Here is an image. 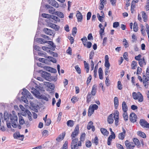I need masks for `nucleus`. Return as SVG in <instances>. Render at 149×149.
<instances>
[{"mask_svg": "<svg viewBox=\"0 0 149 149\" xmlns=\"http://www.w3.org/2000/svg\"><path fill=\"white\" fill-rule=\"evenodd\" d=\"M22 94L23 95L21 97L22 100L26 104H28V101L27 100L26 97L31 99H33V98L32 95L26 88H24L23 89V92H22Z\"/></svg>", "mask_w": 149, "mask_h": 149, "instance_id": "nucleus-1", "label": "nucleus"}, {"mask_svg": "<svg viewBox=\"0 0 149 149\" xmlns=\"http://www.w3.org/2000/svg\"><path fill=\"white\" fill-rule=\"evenodd\" d=\"M72 140L71 144V148L72 149H78V147L81 146V141H78V138H76Z\"/></svg>", "mask_w": 149, "mask_h": 149, "instance_id": "nucleus-2", "label": "nucleus"}, {"mask_svg": "<svg viewBox=\"0 0 149 149\" xmlns=\"http://www.w3.org/2000/svg\"><path fill=\"white\" fill-rule=\"evenodd\" d=\"M132 96L134 99L137 100L139 102H142L143 100V96L139 92L137 93L133 92L132 94Z\"/></svg>", "mask_w": 149, "mask_h": 149, "instance_id": "nucleus-3", "label": "nucleus"}, {"mask_svg": "<svg viewBox=\"0 0 149 149\" xmlns=\"http://www.w3.org/2000/svg\"><path fill=\"white\" fill-rule=\"evenodd\" d=\"M146 76L144 74L143 76V83L146 87L148 85V81H149V67H147L146 72Z\"/></svg>", "mask_w": 149, "mask_h": 149, "instance_id": "nucleus-4", "label": "nucleus"}, {"mask_svg": "<svg viewBox=\"0 0 149 149\" xmlns=\"http://www.w3.org/2000/svg\"><path fill=\"white\" fill-rule=\"evenodd\" d=\"M11 124L13 128H16L17 127V115L13 114L10 116Z\"/></svg>", "mask_w": 149, "mask_h": 149, "instance_id": "nucleus-5", "label": "nucleus"}, {"mask_svg": "<svg viewBox=\"0 0 149 149\" xmlns=\"http://www.w3.org/2000/svg\"><path fill=\"white\" fill-rule=\"evenodd\" d=\"M81 40L82 41V43L86 47L88 48H90L92 46V43L90 41L86 42L87 40V38L86 37L84 36L81 39Z\"/></svg>", "mask_w": 149, "mask_h": 149, "instance_id": "nucleus-6", "label": "nucleus"}, {"mask_svg": "<svg viewBox=\"0 0 149 149\" xmlns=\"http://www.w3.org/2000/svg\"><path fill=\"white\" fill-rule=\"evenodd\" d=\"M39 40L41 42V43H47L50 46V49L54 50L56 46L54 45V43L52 41H45V40L42 38H40Z\"/></svg>", "mask_w": 149, "mask_h": 149, "instance_id": "nucleus-7", "label": "nucleus"}, {"mask_svg": "<svg viewBox=\"0 0 149 149\" xmlns=\"http://www.w3.org/2000/svg\"><path fill=\"white\" fill-rule=\"evenodd\" d=\"M125 144L127 149H134L135 145L133 142L127 140L125 142Z\"/></svg>", "mask_w": 149, "mask_h": 149, "instance_id": "nucleus-8", "label": "nucleus"}, {"mask_svg": "<svg viewBox=\"0 0 149 149\" xmlns=\"http://www.w3.org/2000/svg\"><path fill=\"white\" fill-rule=\"evenodd\" d=\"M79 127L77 125L74 130V131L72 132L71 135V139H74L77 136L79 133Z\"/></svg>", "mask_w": 149, "mask_h": 149, "instance_id": "nucleus-9", "label": "nucleus"}, {"mask_svg": "<svg viewBox=\"0 0 149 149\" xmlns=\"http://www.w3.org/2000/svg\"><path fill=\"white\" fill-rule=\"evenodd\" d=\"M114 115L113 117L115 120V123L116 126H117L118 125L119 119V112L118 110H116L113 114Z\"/></svg>", "mask_w": 149, "mask_h": 149, "instance_id": "nucleus-10", "label": "nucleus"}, {"mask_svg": "<svg viewBox=\"0 0 149 149\" xmlns=\"http://www.w3.org/2000/svg\"><path fill=\"white\" fill-rule=\"evenodd\" d=\"M139 123L143 127L149 128V123L146 120L143 119L141 120L139 122Z\"/></svg>", "mask_w": 149, "mask_h": 149, "instance_id": "nucleus-11", "label": "nucleus"}, {"mask_svg": "<svg viewBox=\"0 0 149 149\" xmlns=\"http://www.w3.org/2000/svg\"><path fill=\"white\" fill-rule=\"evenodd\" d=\"M137 118V116L134 113H131L130 115V120L132 123H134L136 121Z\"/></svg>", "mask_w": 149, "mask_h": 149, "instance_id": "nucleus-12", "label": "nucleus"}, {"mask_svg": "<svg viewBox=\"0 0 149 149\" xmlns=\"http://www.w3.org/2000/svg\"><path fill=\"white\" fill-rule=\"evenodd\" d=\"M123 132L120 133L118 135V137L119 139L123 140L126 135V131L125 129L122 127Z\"/></svg>", "mask_w": 149, "mask_h": 149, "instance_id": "nucleus-13", "label": "nucleus"}, {"mask_svg": "<svg viewBox=\"0 0 149 149\" xmlns=\"http://www.w3.org/2000/svg\"><path fill=\"white\" fill-rule=\"evenodd\" d=\"M107 26V23L106 22H105L104 23V27H102V25L101 23L99 25V27L100 28V30L99 31V33L100 35V37H102V35L103 33L104 32V30L105 27H106Z\"/></svg>", "mask_w": 149, "mask_h": 149, "instance_id": "nucleus-14", "label": "nucleus"}, {"mask_svg": "<svg viewBox=\"0 0 149 149\" xmlns=\"http://www.w3.org/2000/svg\"><path fill=\"white\" fill-rule=\"evenodd\" d=\"M13 137L15 139H19V140L23 141L24 138L23 135H21L19 132H16L13 134Z\"/></svg>", "mask_w": 149, "mask_h": 149, "instance_id": "nucleus-15", "label": "nucleus"}, {"mask_svg": "<svg viewBox=\"0 0 149 149\" xmlns=\"http://www.w3.org/2000/svg\"><path fill=\"white\" fill-rule=\"evenodd\" d=\"M116 137V135L115 133H112L111 135L109 136L107 140V144L109 146L111 143V141L113 139H114Z\"/></svg>", "mask_w": 149, "mask_h": 149, "instance_id": "nucleus-16", "label": "nucleus"}, {"mask_svg": "<svg viewBox=\"0 0 149 149\" xmlns=\"http://www.w3.org/2000/svg\"><path fill=\"white\" fill-rule=\"evenodd\" d=\"M42 76L46 80L50 81V74L48 72H44L42 73Z\"/></svg>", "mask_w": 149, "mask_h": 149, "instance_id": "nucleus-17", "label": "nucleus"}, {"mask_svg": "<svg viewBox=\"0 0 149 149\" xmlns=\"http://www.w3.org/2000/svg\"><path fill=\"white\" fill-rule=\"evenodd\" d=\"M132 140L133 143L134 144L135 147L136 146L137 148H139L141 147V144L139 141L136 138H134Z\"/></svg>", "mask_w": 149, "mask_h": 149, "instance_id": "nucleus-18", "label": "nucleus"}, {"mask_svg": "<svg viewBox=\"0 0 149 149\" xmlns=\"http://www.w3.org/2000/svg\"><path fill=\"white\" fill-rule=\"evenodd\" d=\"M94 96V95H93L91 94L90 92H89L86 96V103H89L93 99Z\"/></svg>", "mask_w": 149, "mask_h": 149, "instance_id": "nucleus-19", "label": "nucleus"}, {"mask_svg": "<svg viewBox=\"0 0 149 149\" xmlns=\"http://www.w3.org/2000/svg\"><path fill=\"white\" fill-rule=\"evenodd\" d=\"M93 123L92 121H90L88 124L87 126V129L88 130H90L91 128L92 130L94 132L95 131V127L93 125Z\"/></svg>", "mask_w": 149, "mask_h": 149, "instance_id": "nucleus-20", "label": "nucleus"}, {"mask_svg": "<svg viewBox=\"0 0 149 149\" xmlns=\"http://www.w3.org/2000/svg\"><path fill=\"white\" fill-rule=\"evenodd\" d=\"M76 16L78 22H81L82 20L83 16L79 10L77 11Z\"/></svg>", "mask_w": 149, "mask_h": 149, "instance_id": "nucleus-21", "label": "nucleus"}, {"mask_svg": "<svg viewBox=\"0 0 149 149\" xmlns=\"http://www.w3.org/2000/svg\"><path fill=\"white\" fill-rule=\"evenodd\" d=\"M43 31L46 34L49 36H52L53 34V31L48 28H44Z\"/></svg>", "mask_w": 149, "mask_h": 149, "instance_id": "nucleus-22", "label": "nucleus"}, {"mask_svg": "<svg viewBox=\"0 0 149 149\" xmlns=\"http://www.w3.org/2000/svg\"><path fill=\"white\" fill-rule=\"evenodd\" d=\"M97 86L95 84L92 87L91 92L90 93L93 95H95L97 93Z\"/></svg>", "mask_w": 149, "mask_h": 149, "instance_id": "nucleus-23", "label": "nucleus"}, {"mask_svg": "<svg viewBox=\"0 0 149 149\" xmlns=\"http://www.w3.org/2000/svg\"><path fill=\"white\" fill-rule=\"evenodd\" d=\"M65 132H63L61 134H60L56 139V140L57 141L59 142L63 140L65 136Z\"/></svg>", "mask_w": 149, "mask_h": 149, "instance_id": "nucleus-24", "label": "nucleus"}, {"mask_svg": "<svg viewBox=\"0 0 149 149\" xmlns=\"http://www.w3.org/2000/svg\"><path fill=\"white\" fill-rule=\"evenodd\" d=\"M107 121L108 123L110 124H112L114 121L112 114H110L108 117Z\"/></svg>", "mask_w": 149, "mask_h": 149, "instance_id": "nucleus-25", "label": "nucleus"}, {"mask_svg": "<svg viewBox=\"0 0 149 149\" xmlns=\"http://www.w3.org/2000/svg\"><path fill=\"white\" fill-rule=\"evenodd\" d=\"M49 3L52 6L56 8H58L59 7V5L58 3L54 0H50Z\"/></svg>", "mask_w": 149, "mask_h": 149, "instance_id": "nucleus-26", "label": "nucleus"}, {"mask_svg": "<svg viewBox=\"0 0 149 149\" xmlns=\"http://www.w3.org/2000/svg\"><path fill=\"white\" fill-rule=\"evenodd\" d=\"M139 64L141 67H143L144 65H146V62L145 61L144 57H143L139 61Z\"/></svg>", "mask_w": 149, "mask_h": 149, "instance_id": "nucleus-27", "label": "nucleus"}, {"mask_svg": "<svg viewBox=\"0 0 149 149\" xmlns=\"http://www.w3.org/2000/svg\"><path fill=\"white\" fill-rule=\"evenodd\" d=\"M102 134L104 136H107L109 134V132L105 128H101L100 129Z\"/></svg>", "mask_w": 149, "mask_h": 149, "instance_id": "nucleus-28", "label": "nucleus"}, {"mask_svg": "<svg viewBox=\"0 0 149 149\" xmlns=\"http://www.w3.org/2000/svg\"><path fill=\"white\" fill-rule=\"evenodd\" d=\"M114 107L115 109H117L119 105V100L118 97H115L114 98Z\"/></svg>", "mask_w": 149, "mask_h": 149, "instance_id": "nucleus-29", "label": "nucleus"}, {"mask_svg": "<svg viewBox=\"0 0 149 149\" xmlns=\"http://www.w3.org/2000/svg\"><path fill=\"white\" fill-rule=\"evenodd\" d=\"M122 108L123 112H127L128 108L126 102L123 101L122 104Z\"/></svg>", "mask_w": 149, "mask_h": 149, "instance_id": "nucleus-30", "label": "nucleus"}, {"mask_svg": "<svg viewBox=\"0 0 149 149\" xmlns=\"http://www.w3.org/2000/svg\"><path fill=\"white\" fill-rule=\"evenodd\" d=\"M137 65V62L135 61H133L131 64V68L133 70L135 69L136 68Z\"/></svg>", "mask_w": 149, "mask_h": 149, "instance_id": "nucleus-31", "label": "nucleus"}, {"mask_svg": "<svg viewBox=\"0 0 149 149\" xmlns=\"http://www.w3.org/2000/svg\"><path fill=\"white\" fill-rule=\"evenodd\" d=\"M84 69L86 70V73L88 72L89 70V67L88 64L86 61H84Z\"/></svg>", "mask_w": 149, "mask_h": 149, "instance_id": "nucleus-32", "label": "nucleus"}, {"mask_svg": "<svg viewBox=\"0 0 149 149\" xmlns=\"http://www.w3.org/2000/svg\"><path fill=\"white\" fill-rule=\"evenodd\" d=\"M99 76L100 79H102L103 78V72L102 68H100L98 69Z\"/></svg>", "mask_w": 149, "mask_h": 149, "instance_id": "nucleus-33", "label": "nucleus"}, {"mask_svg": "<svg viewBox=\"0 0 149 149\" xmlns=\"http://www.w3.org/2000/svg\"><path fill=\"white\" fill-rule=\"evenodd\" d=\"M45 57L46 58H47L51 62H52L53 63H55L56 62V59L50 56H45Z\"/></svg>", "mask_w": 149, "mask_h": 149, "instance_id": "nucleus-34", "label": "nucleus"}, {"mask_svg": "<svg viewBox=\"0 0 149 149\" xmlns=\"http://www.w3.org/2000/svg\"><path fill=\"white\" fill-rule=\"evenodd\" d=\"M26 113V114L27 115L28 118L30 121H31L32 120V114L28 110L26 109L25 111Z\"/></svg>", "mask_w": 149, "mask_h": 149, "instance_id": "nucleus-35", "label": "nucleus"}, {"mask_svg": "<svg viewBox=\"0 0 149 149\" xmlns=\"http://www.w3.org/2000/svg\"><path fill=\"white\" fill-rule=\"evenodd\" d=\"M86 134L84 133H82L79 139L80 140V141L81 142H84L85 140L86 137Z\"/></svg>", "mask_w": 149, "mask_h": 149, "instance_id": "nucleus-36", "label": "nucleus"}, {"mask_svg": "<svg viewBox=\"0 0 149 149\" xmlns=\"http://www.w3.org/2000/svg\"><path fill=\"white\" fill-rule=\"evenodd\" d=\"M94 110L93 108L90 106L89 107L88 110V115L89 116H91V115L94 112Z\"/></svg>", "mask_w": 149, "mask_h": 149, "instance_id": "nucleus-37", "label": "nucleus"}, {"mask_svg": "<svg viewBox=\"0 0 149 149\" xmlns=\"http://www.w3.org/2000/svg\"><path fill=\"white\" fill-rule=\"evenodd\" d=\"M137 134L138 136L143 138H146V135L143 132L139 131L137 132Z\"/></svg>", "mask_w": 149, "mask_h": 149, "instance_id": "nucleus-38", "label": "nucleus"}, {"mask_svg": "<svg viewBox=\"0 0 149 149\" xmlns=\"http://www.w3.org/2000/svg\"><path fill=\"white\" fill-rule=\"evenodd\" d=\"M67 124L68 127H72L74 125V123L72 120H69L67 122Z\"/></svg>", "mask_w": 149, "mask_h": 149, "instance_id": "nucleus-39", "label": "nucleus"}, {"mask_svg": "<svg viewBox=\"0 0 149 149\" xmlns=\"http://www.w3.org/2000/svg\"><path fill=\"white\" fill-rule=\"evenodd\" d=\"M142 17L143 19L144 22H146L147 19V16L144 12H141Z\"/></svg>", "mask_w": 149, "mask_h": 149, "instance_id": "nucleus-40", "label": "nucleus"}, {"mask_svg": "<svg viewBox=\"0 0 149 149\" xmlns=\"http://www.w3.org/2000/svg\"><path fill=\"white\" fill-rule=\"evenodd\" d=\"M48 7H47L48 8H49V12L51 14H54L55 10V8L52 7H50V6H48Z\"/></svg>", "mask_w": 149, "mask_h": 149, "instance_id": "nucleus-41", "label": "nucleus"}, {"mask_svg": "<svg viewBox=\"0 0 149 149\" xmlns=\"http://www.w3.org/2000/svg\"><path fill=\"white\" fill-rule=\"evenodd\" d=\"M123 45L124 46L125 48H127L129 46V45L128 42L127 41L126 39L125 38L123 40Z\"/></svg>", "mask_w": 149, "mask_h": 149, "instance_id": "nucleus-42", "label": "nucleus"}, {"mask_svg": "<svg viewBox=\"0 0 149 149\" xmlns=\"http://www.w3.org/2000/svg\"><path fill=\"white\" fill-rule=\"evenodd\" d=\"M45 122V125L46 126H49L51 124V121L50 119L48 118L46 120H44Z\"/></svg>", "mask_w": 149, "mask_h": 149, "instance_id": "nucleus-43", "label": "nucleus"}, {"mask_svg": "<svg viewBox=\"0 0 149 149\" xmlns=\"http://www.w3.org/2000/svg\"><path fill=\"white\" fill-rule=\"evenodd\" d=\"M138 24L136 22L134 23L133 25V30L135 32H137L138 31Z\"/></svg>", "mask_w": 149, "mask_h": 149, "instance_id": "nucleus-44", "label": "nucleus"}, {"mask_svg": "<svg viewBox=\"0 0 149 149\" xmlns=\"http://www.w3.org/2000/svg\"><path fill=\"white\" fill-rule=\"evenodd\" d=\"M123 115L124 120L125 121L127 120L128 119V116L127 112H124Z\"/></svg>", "mask_w": 149, "mask_h": 149, "instance_id": "nucleus-45", "label": "nucleus"}, {"mask_svg": "<svg viewBox=\"0 0 149 149\" xmlns=\"http://www.w3.org/2000/svg\"><path fill=\"white\" fill-rule=\"evenodd\" d=\"M135 3L132 2L131 7V10L132 13H133L135 11Z\"/></svg>", "mask_w": 149, "mask_h": 149, "instance_id": "nucleus-46", "label": "nucleus"}, {"mask_svg": "<svg viewBox=\"0 0 149 149\" xmlns=\"http://www.w3.org/2000/svg\"><path fill=\"white\" fill-rule=\"evenodd\" d=\"M19 124L20 125H22L24 124L25 123L24 119L23 118V117L21 116L19 117Z\"/></svg>", "mask_w": 149, "mask_h": 149, "instance_id": "nucleus-47", "label": "nucleus"}, {"mask_svg": "<svg viewBox=\"0 0 149 149\" xmlns=\"http://www.w3.org/2000/svg\"><path fill=\"white\" fill-rule=\"evenodd\" d=\"M117 87L120 90H121L123 89V86L120 81H118Z\"/></svg>", "mask_w": 149, "mask_h": 149, "instance_id": "nucleus-48", "label": "nucleus"}, {"mask_svg": "<svg viewBox=\"0 0 149 149\" xmlns=\"http://www.w3.org/2000/svg\"><path fill=\"white\" fill-rule=\"evenodd\" d=\"M85 145L87 147L89 148L91 146L92 143L91 141L88 140L86 141Z\"/></svg>", "mask_w": 149, "mask_h": 149, "instance_id": "nucleus-49", "label": "nucleus"}, {"mask_svg": "<svg viewBox=\"0 0 149 149\" xmlns=\"http://www.w3.org/2000/svg\"><path fill=\"white\" fill-rule=\"evenodd\" d=\"M55 14L61 18H63L64 17V15L61 12L56 11L55 12Z\"/></svg>", "mask_w": 149, "mask_h": 149, "instance_id": "nucleus-50", "label": "nucleus"}, {"mask_svg": "<svg viewBox=\"0 0 149 149\" xmlns=\"http://www.w3.org/2000/svg\"><path fill=\"white\" fill-rule=\"evenodd\" d=\"M47 70L49 71H51L52 73H55L56 72V69L50 67H47Z\"/></svg>", "mask_w": 149, "mask_h": 149, "instance_id": "nucleus-51", "label": "nucleus"}, {"mask_svg": "<svg viewBox=\"0 0 149 149\" xmlns=\"http://www.w3.org/2000/svg\"><path fill=\"white\" fill-rule=\"evenodd\" d=\"M49 132L48 131L44 130L42 132V136L47 137L48 135Z\"/></svg>", "mask_w": 149, "mask_h": 149, "instance_id": "nucleus-52", "label": "nucleus"}, {"mask_svg": "<svg viewBox=\"0 0 149 149\" xmlns=\"http://www.w3.org/2000/svg\"><path fill=\"white\" fill-rule=\"evenodd\" d=\"M75 69L77 72L79 74H80L81 72V70L79 66V65H76L75 67Z\"/></svg>", "mask_w": 149, "mask_h": 149, "instance_id": "nucleus-53", "label": "nucleus"}, {"mask_svg": "<svg viewBox=\"0 0 149 149\" xmlns=\"http://www.w3.org/2000/svg\"><path fill=\"white\" fill-rule=\"evenodd\" d=\"M97 16L100 22H102L103 19L104 17V16H100L99 14L98 13L97 14Z\"/></svg>", "mask_w": 149, "mask_h": 149, "instance_id": "nucleus-54", "label": "nucleus"}, {"mask_svg": "<svg viewBox=\"0 0 149 149\" xmlns=\"http://www.w3.org/2000/svg\"><path fill=\"white\" fill-rule=\"evenodd\" d=\"M68 142L66 141L61 149H68Z\"/></svg>", "mask_w": 149, "mask_h": 149, "instance_id": "nucleus-55", "label": "nucleus"}, {"mask_svg": "<svg viewBox=\"0 0 149 149\" xmlns=\"http://www.w3.org/2000/svg\"><path fill=\"white\" fill-rule=\"evenodd\" d=\"M140 27H141V33L143 35H145V31L144 29V26L142 24H141Z\"/></svg>", "mask_w": 149, "mask_h": 149, "instance_id": "nucleus-56", "label": "nucleus"}, {"mask_svg": "<svg viewBox=\"0 0 149 149\" xmlns=\"http://www.w3.org/2000/svg\"><path fill=\"white\" fill-rule=\"evenodd\" d=\"M47 86L50 89H54V85L51 83L48 82L47 83Z\"/></svg>", "mask_w": 149, "mask_h": 149, "instance_id": "nucleus-57", "label": "nucleus"}, {"mask_svg": "<svg viewBox=\"0 0 149 149\" xmlns=\"http://www.w3.org/2000/svg\"><path fill=\"white\" fill-rule=\"evenodd\" d=\"M142 69L141 68L139 67H137L136 74L137 75H139L141 74L142 72Z\"/></svg>", "mask_w": 149, "mask_h": 149, "instance_id": "nucleus-58", "label": "nucleus"}, {"mask_svg": "<svg viewBox=\"0 0 149 149\" xmlns=\"http://www.w3.org/2000/svg\"><path fill=\"white\" fill-rule=\"evenodd\" d=\"M50 47H49V48L47 47H46L43 46V47H42V49L44 50L47 51V52H50V50H49V49H50Z\"/></svg>", "mask_w": 149, "mask_h": 149, "instance_id": "nucleus-59", "label": "nucleus"}, {"mask_svg": "<svg viewBox=\"0 0 149 149\" xmlns=\"http://www.w3.org/2000/svg\"><path fill=\"white\" fill-rule=\"evenodd\" d=\"M66 53L68 54L71 55L72 54V49L70 47H69L66 50Z\"/></svg>", "mask_w": 149, "mask_h": 149, "instance_id": "nucleus-60", "label": "nucleus"}, {"mask_svg": "<svg viewBox=\"0 0 149 149\" xmlns=\"http://www.w3.org/2000/svg\"><path fill=\"white\" fill-rule=\"evenodd\" d=\"M52 18L55 20L56 22H59L60 21V19L57 17L53 15Z\"/></svg>", "mask_w": 149, "mask_h": 149, "instance_id": "nucleus-61", "label": "nucleus"}, {"mask_svg": "<svg viewBox=\"0 0 149 149\" xmlns=\"http://www.w3.org/2000/svg\"><path fill=\"white\" fill-rule=\"evenodd\" d=\"M42 16L44 18H48L50 17L51 16L47 14L42 13Z\"/></svg>", "mask_w": 149, "mask_h": 149, "instance_id": "nucleus-62", "label": "nucleus"}, {"mask_svg": "<svg viewBox=\"0 0 149 149\" xmlns=\"http://www.w3.org/2000/svg\"><path fill=\"white\" fill-rule=\"evenodd\" d=\"M77 32V28L76 27H74L72 29V34L73 36H75Z\"/></svg>", "mask_w": 149, "mask_h": 149, "instance_id": "nucleus-63", "label": "nucleus"}, {"mask_svg": "<svg viewBox=\"0 0 149 149\" xmlns=\"http://www.w3.org/2000/svg\"><path fill=\"white\" fill-rule=\"evenodd\" d=\"M71 101L73 103H74L77 101V97L73 96L71 99Z\"/></svg>", "mask_w": 149, "mask_h": 149, "instance_id": "nucleus-64", "label": "nucleus"}]
</instances>
